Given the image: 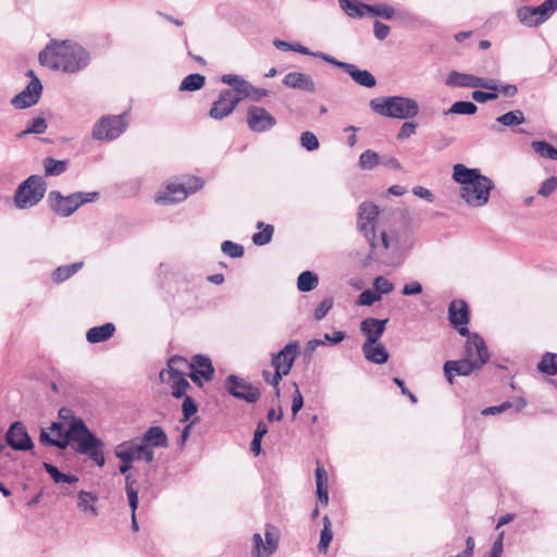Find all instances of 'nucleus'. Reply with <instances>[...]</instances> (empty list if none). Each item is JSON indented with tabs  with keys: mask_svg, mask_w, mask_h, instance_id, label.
I'll use <instances>...</instances> for the list:
<instances>
[{
	"mask_svg": "<svg viewBox=\"0 0 557 557\" xmlns=\"http://www.w3.org/2000/svg\"><path fill=\"white\" fill-rule=\"evenodd\" d=\"M414 239L409 227L401 222L379 227V233L369 242L371 252L389 267H399L412 249Z\"/></svg>",
	"mask_w": 557,
	"mask_h": 557,
	"instance_id": "1",
	"label": "nucleus"
},
{
	"mask_svg": "<svg viewBox=\"0 0 557 557\" xmlns=\"http://www.w3.org/2000/svg\"><path fill=\"white\" fill-rule=\"evenodd\" d=\"M41 65L64 73H77L90 61L88 51L73 40H51L38 55Z\"/></svg>",
	"mask_w": 557,
	"mask_h": 557,
	"instance_id": "2",
	"label": "nucleus"
},
{
	"mask_svg": "<svg viewBox=\"0 0 557 557\" xmlns=\"http://www.w3.org/2000/svg\"><path fill=\"white\" fill-rule=\"evenodd\" d=\"M453 180L460 185L459 197L471 208L487 205L491 191L495 188L492 178L483 175L479 169H470L462 163L454 165Z\"/></svg>",
	"mask_w": 557,
	"mask_h": 557,
	"instance_id": "3",
	"label": "nucleus"
},
{
	"mask_svg": "<svg viewBox=\"0 0 557 557\" xmlns=\"http://www.w3.org/2000/svg\"><path fill=\"white\" fill-rule=\"evenodd\" d=\"M70 444L77 454L87 456L99 467L104 466V443L86 426L81 418H73L69 425Z\"/></svg>",
	"mask_w": 557,
	"mask_h": 557,
	"instance_id": "4",
	"label": "nucleus"
},
{
	"mask_svg": "<svg viewBox=\"0 0 557 557\" xmlns=\"http://www.w3.org/2000/svg\"><path fill=\"white\" fill-rule=\"evenodd\" d=\"M370 107L382 116L398 120L412 119L419 112L418 102L412 98L403 96L374 98L370 101Z\"/></svg>",
	"mask_w": 557,
	"mask_h": 557,
	"instance_id": "5",
	"label": "nucleus"
},
{
	"mask_svg": "<svg viewBox=\"0 0 557 557\" xmlns=\"http://www.w3.org/2000/svg\"><path fill=\"white\" fill-rule=\"evenodd\" d=\"M187 360L180 356H172L166 367L159 373V379L162 384L168 386L171 395L175 398H182L186 395V391L190 387L186 379L184 370L187 368Z\"/></svg>",
	"mask_w": 557,
	"mask_h": 557,
	"instance_id": "6",
	"label": "nucleus"
},
{
	"mask_svg": "<svg viewBox=\"0 0 557 557\" xmlns=\"http://www.w3.org/2000/svg\"><path fill=\"white\" fill-rule=\"evenodd\" d=\"M98 197V191H77L69 196H63L58 190H51L48 194V202L55 214L67 218L83 205L95 202Z\"/></svg>",
	"mask_w": 557,
	"mask_h": 557,
	"instance_id": "7",
	"label": "nucleus"
},
{
	"mask_svg": "<svg viewBox=\"0 0 557 557\" xmlns=\"http://www.w3.org/2000/svg\"><path fill=\"white\" fill-rule=\"evenodd\" d=\"M129 125V114H104L92 125L91 137L97 141H114L120 138Z\"/></svg>",
	"mask_w": 557,
	"mask_h": 557,
	"instance_id": "8",
	"label": "nucleus"
},
{
	"mask_svg": "<svg viewBox=\"0 0 557 557\" xmlns=\"http://www.w3.org/2000/svg\"><path fill=\"white\" fill-rule=\"evenodd\" d=\"M47 184L42 176L30 175L22 182L14 194V205L17 209L35 207L45 196Z\"/></svg>",
	"mask_w": 557,
	"mask_h": 557,
	"instance_id": "9",
	"label": "nucleus"
},
{
	"mask_svg": "<svg viewBox=\"0 0 557 557\" xmlns=\"http://www.w3.org/2000/svg\"><path fill=\"white\" fill-rule=\"evenodd\" d=\"M202 185V181L196 177L188 178L186 182H171L156 194L154 201L164 206L181 202L185 200L188 195L199 190Z\"/></svg>",
	"mask_w": 557,
	"mask_h": 557,
	"instance_id": "10",
	"label": "nucleus"
},
{
	"mask_svg": "<svg viewBox=\"0 0 557 557\" xmlns=\"http://www.w3.org/2000/svg\"><path fill=\"white\" fill-rule=\"evenodd\" d=\"M387 223L380 220V209L375 203L363 201L359 205L356 226L368 244L379 233V227Z\"/></svg>",
	"mask_w": 557,
	"mask_h": 557,
	"instance_id": "11",
	"label": "nucleus"
},
{
	"mask_svg": "<svg viewBox=\"0 0 557 557\" xmlns=\"http://www.w3.org/2000/svg\"><path fill=\"white\" fill-rule=\"evenodd\" d=\"M556 10L557 0H545L537 7H520L517 10V18L527 27H536L546 22Z\"/></svg>",
	"mask_w": 557,
	"mask_h": 557,
	"instance_id": "12",
	"label": "nucleus"
},
{
	"mask_svg": "<svg viewBox=\"0 0 557 557\" xmlns=\"http://www.w3.org/2000/svg\"><path fill=\"white\" fill-rule=\"evenodd\" d=\"M278 532L272 525H267L264 531V540L260 533L252 535V557H270L278 548Z\"/></svg>",
	"mask_w": 557,
	"mask_h": 557,
	"instance_id": "13",
	"label": "nucleus"
},
{
	"mask_svg": "<svg viewBox=\"0 0 557 557\" xmlns=\"http://www.w3.org/2000/svg\"><path fill=\"white\" fill-rule=\"evenodd\" d=\"M483 368V359H471L463 355L459 360H448L444 363L443 370L449 384L454 382V374L468 376L474 371Z\"/></svg>",
	"mask_w": 557,
	"mask_h": 557,
	"instance_id": "14",
	"label": "nucleus"
},
{
	"mask_svg": "<svg viewBox=\"0 0 557 557\" xmlns=\"http://www.w3.org/2000/svg\"><path fill=\"white\" fill-rule=\"evenodd\" d=\"M247 126L251 132L265 133L276 125V119L263 107L250 106L246 113Z\"/></svg>",
	"mask_w": 557,
	"mask_h": 557,
	"instance_id": "15",
	"label": "nucleus"
},
{
	"mask_svg": "<svg viewBox=\"0 0 557 557\" xmlns=\"http://www.w3.org/2000/svg\"><path fill=\"white\" fill-rule=\"evenodd\" d=\"M448 320L459 335H469L468 324L470 322V311L468 304L463 299H454L450 301L448 306Z\"/></svg>",
	"mask_w": 557,
	"mask_h": 557,
	"instance_id": "16",
	"label": "nucleus"
},
{
	"mask_svg": "<svg viewBox=\"0 0 557 557\" xmlns=\"http://www.w3.org/2000/svg\"><path fill=\"white\" fill-rule=\"evenodd\" d=\"M27 75L32 77L30 82L21 92L14 96L11 101L16 109H26L35 106L40 99L42 85L39 78L34 75L33 71H28Z\"/></svg>",
	"mask_w": 557,
	"mask_h": 557,
	"instance_id": "17",
	"label": "nucleus"
},
{
	"mask_svg": "<svg viewBox=\"0 0 557 557\" xmlns=\"http://www.w3.org/2000/svg\"><path fill=\"white\" fill-rule=\"evenodd\" d=\"M225 387L232 396L250 404L260 398V392L257 387L233 374L227 376Z\"/></svg>",
	"mask_w": 557,
	"mask_h": 557,
	"instance_id": "18",
	"label": "nucleus"
},
{
	"mask_svg": "<svg viewBox=\"0 0 557 557\" xmlns=\"http://www.w3.org/2000/svg\"><path fill=\"white\" fill-rule=\"evenodd\" d=\"M237 106L238 99L233 97V91L231 89H222L209 110V116L213 120H222L231 115Z\"/></svg>",
	"mask_w": 557,
	"mask_h": 557,
	"instance_id": "19",
	"label": "nucleus"
},
{
	"mask_svg": "<svg viewBox=\"0 0 557 557\" xmlns=\"http://www.w3.org/2000/svg\"><path fill=\"white\" fill-rule=\"evenodd\" d=\"M191 372L189 374L194 383L202 385V382H209L213 379L214 368L211 359L203 355H195L187 366Z\"/></svg>",
	"mask_w": 557,
	"mask_h": 557,
	"instance_id": "20",
	"label": "nucleus"
},
{
	"mask_svg": "<svg viewBox=\"0 0 557 557\" xmlns=\"http://www.w3.org/2000/svg\"><path fill=\"white\" fill-rule=\"evenodd\" d=\"M299 355V343L292 341L283 349L272 356V367L286 374L290 372L295 359Z\"/></svg>",
	"mask_w": 557,
	"mask_h": 557,
	"instance_id": "21",
	"label": "nucleus"
},
{
	"mask_svg": "<svg viewBox=\"0 0 557 557\" xmlns=\"http://www.w3.org/2000/svg\"><path fill=\"white\" fill-rule=\"evenodd\" d=\"M5 440L9 446L15 450H29L34 446L26 426L20 421L10 425L5 434Z\"/></svg>",
	"mask_w": 557,
	"mask_h": 557,
	"instance_id": "22",
	"label": "nucleus"
},
{
	"mask_svg": "<svg viewBox=\"0 0 557 557\" xmlns=\"http://www.w3.org/2000/svg\"><path fill=\"white\" fill-rule=\"evenodd\" d=\"M329 63L343 69L354 79V82L360 86L372 88L376 84L375 77L368 70H360L355 64L338 61L334 57L329 60Z\"/></svg>",
	"mask_w": 557,
	"mask_h": 557,
	"instance_id": "23",
	"label": "nucleus"
},
{
	"mask_svg": "<svg viewBox=\"0 0 557 557\" xmlns=\"http://www.w3.org/2000/svg\"><path fill=\"white\" fill-rule=\"evenodd\" d=\"M40 443L44 445L66 448L69 445V428L63 432V425L60 422H52L49 428L41 429Z\"/></svg>",
	"mask_w": 557,
	"mask_h": 557,
	"instance_id": "24",
	"label": "nucleus"
},
{
	"mask_svg": "<svg viewBox=\"0 0 557 557\" xmlns=\"http://www.w3.org/2000/svg\"><path fill=\"white\" fill-rule=\"evenodd\" d=\"M467 336L463 355L471 359H483V366L490 360V351L484 338L479 333H470Z\"/></svg>",
	"mask_w": 557,
	"mask_h": 557,
	"instance_id": "25",
	"label": "nucleus"
},
{
	"mask_svg": "<svg viewBox=\"0 0 557 557\" xmlns=\"http://www.w3.org/2000/svg\"><path fill=\"white\" fill-rule=\"evenodd\" d=\"M445 84L447 86L461 88H485V86H487L486 78L457 71L448 73Z\"/></svg>",
	"mask_w": 557,
	"mask_h": 557,
	"instance_id": "26",
	"label": "nucleus"
},
{
	"mask_svg": "<svg viewBox=\"0 0 557 557\" xmlns=\"http://www.w3.org/2000/svg\"><path fill=\"white\" fill-rule=\"evenodd\" d=\"M387 319L380 320L375 318H367L360 323V332L366 336L364 343L380 342L384 334Z\"/></svg>",
	"mask_w": 557,
	"mask_h": 557,
	"instance_id": "27",
	"label": "nucleus"
},
{
	"mask_svg": "<svg viewBox=\"0 0 557 557\" xmlns=\"http://www.w3.org/2000/svg\"><path fill=\"white\" fill-rule=\"evenodd\" d=\"M283 84L289 88L298 89L307 92L315 91V83L313 78L301 72H289L283 78Z\"/></svg>",
	"mask_w": 557,
	"mask_h": 557,
	"instance_id": "28",
	"label": "nucleus"
},
{
	"mask_svg": "<svg viewBox=\"0 0 557 557\" xmlns=\"http://www.w3.org/2000/svg\"><path fill=\"white\" fill-rule=\"evenodd\" d=\"M221 82L233 88V97L238 99V103L247 98L251 84L243 76L237 74H224L221 76Z\"/></svg>",
	"mask_w": 557,
	"mask_h": 557,
	"instance_id": "29",
	"label": "nucleus"
},
{
	"mask_svg": "<svg viewBox=\"0 0 557 557\" xmlns=\"http://www.w3.org/2000/svg\"><path fill=\"white\" fill-rule=\"evenodd\" d=\"M361 350L364 358L375 364H383L389 358L386 347L381 342L363 343Z\"/></svg>",
	"mask_w": 557,
	"mask_h": 557,
	"instance_id": "30",
	"label": "nucleus"
},
{
	"mask_svg": "<svg viewBox=\"0 0 557 557\" xmlns=\"http://www.w3.org/2000/svg\"><path fill=\"white\" fill-rule=\"evenodd\" d=\"M139 443L165 448L169 445L168 436L161 426H150L144 434Z\"/></svg>",
	"mask_w": 557,
	"mask_h": 557,
	"instance_id": "31",
	"label": "nucleus"
},
{
	"mask_svg": "<svg viewBox=\"0 0 557 557\" xmlns=\"http://www.w3.org/2000/svg\"><path fill=\"white\" fill-rule=\"evenodd\" d=\"M97 502L98 496L91 492L81 491L77 494V508L88 517L95 518L98 516Z\"/></svg>",
	"mask_w": 557,
	"mask_h": 557,
	"instance_id": "32",
	"label": "nucleus"
},
{
	"mask_svg": "<svg viewBox=\"0 0 557 557\" xmlns=\"http://www.w3.org/2000/svg\"><path fill=\"white\" fill-rule=\"evenodd\" d=\"M341 9L352 18H362L369 15L370 4L359 0H338Z\"/></svg>",
	"mask_w": 557,
	"mask_h": 557,
	"instance_id": "33",
	"label": "nucleus"
},
{
	"mask_svg": "<svg viewBox=\"0 0 557 557\" xmlns=\"http://www.w3.org/2000/svg\"><path fill=\"white\" fill-rule=\"evenodd\" d=\"M115 326L113 323L108 322L100 326H94L86 333V339L91 344L102 343L111 338L114 334Z\"/></svg>",
	"mask_w": 557,
	"mask_h": 557,
	"instance_id": "34",
	"label": "nucleus"
},
{
	"mask_svg": "<svg viewBox=\"0 0 557 557\" xmlns=\"http://www.w3.org/2000/svg\"><path fill=\"white\" fill-rule=\"evenodd\" d=\"M314 474L317 485V497L322 505L326 506L329 504V479L326 470L323 468V466L318 463Z\"/></svg>",
	"mask_w": 557,
	"mask_h": 557,
	"instance_id": "35",
	"label": "nucleus"
},
{
	"mask_svg": "<svg viewBox=\"0 0 557 557\" xmlns=\"http://www.w3.org/2000/svg\"><path fill=\"white\" fill-rule=\"evenodd\" d=\"M137 440H128L120 443L114 448V456L120 461H135L137 460V447H138Z\"/></svg>",
	"mask_w": 557,
	"mask_h": 557,
	"instance_id": "36",
	"label": "nucleus"
},
{
	"mask_svg": "<svg viewBox=\"0 0 557 557\" xmlns=\"http://www.w3.org/2000/svg\"><path fill=\"white\" fill-rule=\"evenodd\" d=\"M83 265V261L60 265L51 273V280L55 284H61L82 270Z\"/></svg>",
	"mask_w": 557,
	"mask_h": 557,
	"instance_id": "37",
	"label": "nucleus"
},
{
	"mask_svg": "<svg viewBox=\"0 0 557 557\" xmlns=\"http://www.w3.org/2000/svg\"><path fill=\"white\" fill-rule=\"evenodd\" d=\"M537 370L549 376L557 375V354L549 351L545 352L537 363Z\"/></svg>",
	"mask_w": 557,
	"mask_h": 557,
	"instance_id": "38",
	"label": "nucleus"
},
{
	"mask_svg": "<svg viewBox=\"0 0 557 557\" xmlns=\"http://www.w3.org/2000/svg\"><path fill=\"white\" fill-rule=\"evenodd\" d=\"M486 84L484 89L487 90H496L498 95H503L505 97H515L518 94V87L515 84H503L495 78H486Z\"/></svg>",
	"mask_w": 557,
	"mask_h": 557,
	"instance_id": "39",
	"label": "nucleus"
},
{
	"mask_svg": "<svg viewBox=\"0 0 557 557\" xmlns=\"http://www.w3.org/2000/svg\"><path fill=\"white\" fill-rule=\"evenodd\" d=\"M319 284L318 275L312 271H304L297 277V288L302 292H311Z\"/></svg>",
	"mask_w": 557,
	"mask_h": 557,
	"instance_id": "40",
	"label": "nucleus"
},
{
	"mask_svg": "<svg viewBox=\"0 0 557 557\" xmlns=\"http://www.w3.org/2000/svg\"><path fill=\"white\" fill-rule=\"evenodd\" d=\"M206 84V77L201 74H189L183 78L180 84V91H196L201 89Z\"/></svg>",
	"mask_w": 557,
	"mask_h": 557,
	"instance_id": "41",
	"label": "nucleus"
},
{
	"mask_svg": "<svg viewBox=\"0 0 557 557\" xmlns=\"http://www.w3.org/2000/svg\"><path fill=\"white\" fill-rule=\"evenodd\" d=\"M257 228H259V232L252 235L253 244L257 246H264L269 244L273 237L274 227L271 224L258 222Z\"/></svg>",
	"mask_w": 557,
	"mask_h": 557,
	"instance_id": "42",
	"label": "nucleus"
},
{
	"mask_svg": "<svg viewBox=\"0 0 557 557\" xmlns=\"http://www.w3.org/2000/svg\"><path fill=\"white\" fill-rule=\"evenodd\" d=\"M66 160H55L53 158H46L44 160L45 174L47 176H59L67 170Z\"/></svg>",
	"mask_w": 557,
	"mask_h": 557,
	"instance_id": "43",
	"label": "nucleus"
},
{
	"mask_svg": "<svg viewBox=\"0 0 557 557\" xmlns=\"http://www.w3.org/2000/svg\"><path fill=\"white\" fill-rule=\"evenodd\" d=\"M333 540L332 521L327 516L323 517V529L320 533L318 549L320 553H326Z\"/></svg>",
	"mask_w": 557,
	"mask_h": 557,
	"instance_id": "44",
	"label": "nucleus"
},
{
	"mask_svg": "<svg viewBox=\"0 0 557 557\" xmlns=\"http://www.w3.org/2000/svg\"><path fill=\"white\" fill-rule=\"evenodd\" d=\"M496 122L504 126H517L524 123L525 117L521 110H513L498 116Z\"/></svg>",
	"mask_w": 557,
	"mask_h": 557,
	"instance_id": "45",
	"label": "nucleus"
},
{
	"mask_svg": "<svg viewBox=\"0 0 557 557\" xmlns=\"http://www.w3.org/2000/svg\"><path fill=\"white\" fill-rule=\"evenodd\" d=\"M478 111V107L471 101H456L445 113L473 115Z\"/></svg>",
	"mask_w": 557,
	"mask_h": 557,
	"instance_id": "46",
	"label": "nucleus"
},
{
	"mask_svg": "<svg viewBox=\"0 0 557 557\" xmlns=\"http://www.w3.org/2000/svg\"><path fill=\"white\" fill-rule=\"evenodd\" d=\"M380 164V156L371 149H367L359 157V166L362 170H372Z\"/></svg>",
	"mask_w": 557,
	"mask_h": 557,
	"instance_id": "47",
	"label": "nucleus"
},
{
	"mask_svg": "<svg viewBox=\"0 0 557 557\" xmlns=\"http://www.w3.org/2000/svg\"><path fill=\"white\" fill-rule=\"evenodd\" d=\"M369 14L391 20L395 15V9L389 4L380 2L376 4H370Z\"/></svg>",
	"mask_w": 557,
	"mask_h": 557,
	"instance_id": "48",
	"label": "nucleus"
},
{
	"mask_svg": "<svg viewBox=\"0 0 557 557\" xmlns=\"http://www.w3.org/2000/svg\"><path fill=\"white\" fill-rule=\"evenodd\" d=\"M47 129V122L44 117H36L28 122L27 127L18 134L23 137L28 134H44Z\"/></svg>",
	"mask_w": 557,
	"mask_h": 557,
	"instance_id": "49",
	"label": "nucleus"
},
{
	"mask_svg": "<svg viewBox=\"0 0 557 557\" xmlns=\"http://www.w3.org/2000/svg\"><path fill=\"white\" fill-rule=\"evenodd\" d=\"M534 151L543 158L554 160L556 149L550 144L543 140H534L531 143Z\"/></svg>",
	"mask_w": 557,
	"mask_h": 557,
	"instance_id": "50",
	"label": "nucleus"
},
{
	"mask_svg": "<svg viewBox=\"0 0 557 557\" xmlns=\"http://www.w3.org/2000/svg\"><path fill=\"white\" fill-rule=\"evenodd\" d=\"M372 286L374 292L380 295V298H382L383 295L389 294L394 289V284L382 275L376 276L373 280Z\"/></svg>",
	"mask_w": 557,
	"mask_h": 557,
	"instance_id": "51",
	"label": "nucleus"
},
{
	"mask_svg": "<svg viewBox=\"0 0 557 557\" xmlns=\"http://www.w3.org/2000/svg\"><path fill=\"white\" fill-rule=\"evenodd\" d=\"M221 250L231 258H240L244 255V247L232 240H224L221 244Z\"/></svg>",
	"mask_w": 557,
	"mask_h": 557,
	"instance_id": "52",
	"label": "nucleus"
},
{
	"mask_svg": "<svg viewBox=\"0 0 557 557\" xmlns=\"http://www.w3.org/2000/svg\"><path fill=\"white\" fill-rule=\"evenodd\" d=\"M300 145L307 151H314L319 148V140L312 132L306 131L300 135Z\"/></svg>",
	"mask_w": 557,
	"mask_h": 557,
	"instance_id": "53",
	"label": "nucleus"
},
{
	"mask_svg": "<svg viewBox=\"0 0 557 557\" xmlns=\"http://www.w3.org/2000/svg\"><path fill=\"white\" fill-rule=\"evenodd\" d=\"M334 300L332 297L324 298L313 311V318L317 321L323 320L329 311L333 308Z\"/></svg>",
	"mask_w": 557,
	"mask_h": 557,
	"instance_id": "54",
	"label": "nucleus"
},
{
	"mask_svg": "<svg viewBox=\"0 0 557 557\" xmlns=\"http://www.w3.org/2000/svg\"><path fill=\"white\" fill-rule=\"evenodd\" d=\"M379 300H381L380 295L373 288H368L358 296L356 302L358 306H372Z\"/></svg>",
	"mask_w": 557,
	"mask_h": 557,
	"instance_id": "55",
	"label": "nucleus"
},
{
	"mask_svg": "<svg viewBox=\"0 0 557 557\" xmlns=\"http://www.w3.org/2000/svg\"><path fill=\"white\" fill-rule=\"evenodd\" d=\"M292 51H295V52H298L300 54H305V55H310V57H313V58H319L325 62L329 63V60L332 59V55L330 54H326L324 52H314V51H311L309 50L307 47L300 45V44H292Z\"/></svg>",
	"mask_w": 557,
	"mask_h": 557,
	"instance_id": "56",
	"label": "nucleus"
},
{
	"mask_svg": "<svg viewBox=\"0 0 557 557\" xmlns=\"http://www.w3.org/2000/svg\"><path fill=\"white\" fill-rule=\"evenodd\" d=\"M471 97L475 102L486 103L487 101L497 99L498 92L496 90H487V89H486V91L474 90V91H472Z\"/></svg>",
	"mask_w": 557,
	"mask_h": 557,
	"instance_id": "57",
	"label": "nucleus"
},
{
	"mask_svg": "<svg viewBox=\"0 0 557 557\" xmlns=\"http://www.w3.org/2000/svg\"><path fill=\"white\" fill-rule=\"evenodd\" d=\"M557 188V177L546 178L540 186L537 194L543 197L549 196Z\"/></svg>",
	"mask_w": 557,
	"mask_h": 557,
	"instance_id": "58",
	"label": "nucleus"
},
{
	"mask_svg": "<svg viewBox=\"0 0 557 557\" xmlns=\"http://www.w3.org/2000/svg\"><path fill=\"white\" fill-rule=\"evenodd\" d=\"M184 401L182 405L184 420L187 421L190 417H193L197 412V405L190 396H184Z\"/></svg>",
	"mask_w": 557,
	"mask_h": 557,
	"instance_id": "59",
	"label": "nucleus"
},
{
	"mask_svg": "<svg viewBox=\"0 0 557 557\" xmlns=\"http://www.w3.org/2000/svg\"><path fill=\"white\" fill-rule=\"evenodd\" d=\"M144 459L146 462L150 463L154 459L153 447L138 443L137 447V460Z\"/></svg>",
	"mask_w": 557,
	"mask_h": 557,
	"instance_id": "60",
	"label": "nucleus"
},
{
	"mask_svg": "<svg viewBox=\"0 0 557 557\" xmlns=\"http://www.w3.org/2000/svg\"><path fill=\"white\" fill-rule=\"evenodd\" d=\"M269 90L265 89V88H258V87H255L252 84L250 85L249 87V90H248V94H247V98L246 99H249L251 101H260L262 98H265L269 96Z\"/></svg>",
	"mask_w": 557,
	"mask_h": 557,
	"instance_id": "61",
	"label": "nucleus"
},
{
	"mask_svg": "<svg viewBox=\"0 0 557 557\" xmlns=\"http://www.w3.org/2000/svg\"><path fill=\"white\" fill-rule=\"evenodd\" d=\"M423 290L422 285L418 281H412L404 285L401 294L404 296H416L421 294Z\"/></svg>",
	"mask_w": 557,
	"mask_h": 557,
	"instance_id": "62",
	"label": "nucleus"
},
{
	"mask_svg": "<svg viewBox=\"0 0 557 557\" xmlns=\"http://www.w3.org/2000/svg\"><path fill=\"white\" fill-rule=\"evenodd\" d=\"M302 406H304V397H302L297 384H295V393L293 395V400H292L293 417H296V414L300 411Z\"/></svg>",
	"mask_w": 557,
	"mask_h": 557,
	"instance_id": "63",
	"label": "nucleus"
},
{
	"mask_svg": "<svg viewBox=\"0 0 557 557\" xmlns=\"http://www.w3.org/2000/svg\"><path fill=\"white\" fill-rule=\"evenodd\" d=\"M417 131V124L413 123V122H405L398 134H397V137L398 139H406V138H409L411 137Z\"/></svg>",
	"mask_w": 557,
	"mask_h": 557,
	"instance_id": "64",
	"label": "nucleus"
}]
</instances>
